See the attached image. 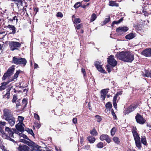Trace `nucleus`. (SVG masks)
Instances as JSON below:
<instances>
[{
  "label": "nucleus",
  "instance_id": "obj_11",
  "mask_svg": "<svg viewBox=\"0 0 151 151\" xmlns=\"http://www.w3.org/2000/svg\"><path fill=\"white\" fill-rule=\"evenodd\" d=\"M24 124L22 122H19L16 125V128L17 130L20 132H22L24 131Z\"/></svg>",
  "mask_w": 151,
  "mask_h": 151
},
{
  "label": "nucleus",
  "instance_id": "obj_46",
  "mask_svg": "<svg viewBox=\"0 0 151 151\" xmlns=\"http://www.w3.org/2000/svg\"><path fill=\"white\" fill-rule=\"evenodd\" d=\"M15 20L16 21V22L17 23L18 21V19L17 18V17L16 16L14 17L13 19H9V21L12 22Z\"/></svg>",
  "mask_w": 151,
  "mask_h": 151
},
{
  "label": "nucleus",
  "instance_id": "obj_49",
  "mask_svg": "<svg viewBox=\"0 0 151 151\" xmlns=\"http://www.w3.org/2000/svg\"><path fill=\"white\" fill-rule=\"evenodd\" d=\"M10 76H8L7 73H4V75L2 79L3 80H5L6 79H7L8 78H9Z\"/></svg>",
  "mask_w": 151,
  "mask_h": 151
},
{
  "label": "nucleus",
  "instance_id": "obj_34",
  "mask_svg": "<svg viewBox=\"0 0 151 151\" xmlns=\"http://www.w3.org/2000/svg\"><path fill=\"white\" fill-rule=\"evenodd\" d=\"M141 142L145 145H146L147 142L145 136L142 137L141 138Z\"/></svg>",
  "mask_w": 151,
  "mask_h": 151
},
{
  "label": "nucleus",
  "instance_id": "obj_24",
  "mask_svg": "<svg viewBox=\"0 0 151 151\" xmlns=\"http://www.w3.org/2000/svg\"><path fill=\"white\" fill-rule=\"evenodd\" d=\"M117 95H115L113 98V106L116 109L117 108V104L116 103V101L117 99Z\"/></svg>",
  "mask_w": 151,
  "mask_h": 151
},
{
  "label": "nucleus",
  "instance_id": "obj_40",
  "mask_svg": "<svg viewBox=\"0 0 151 151\" xmlns=\"http://www.w3.org/2000/svg\"><path fill=\"white\" fill-rule=\"evenodd\" d=\"M9 91H8L5 95H3V98H6L7 99H8L9 98Z\"/></svg>",
  "mask_w": 151,
  "mask_h": 151
},
{
  "label": "nucleus",
  "instance_id": "obj_36",
  "mask_svg": "<svg viewBox=\"0 0 151 151\" xmlns=\"http://www.w3.org/2000/svg\"><path fill=\"white\" fill-rule=\"evenodd\" d=\"M109 90V88H106L105 89H103L101 90L100 92L101 93H102L106 95L107 94V93L108 92V91Z\"/></svg>",
  "mask_w": 151,
  "mask_h": 151
},
{
  "label": "nucleus",
  "instance_id": "obj_39",
  "mask_svg": "<svg viewBox=\"0 0 151 151\" xmlns=\"http://www.w3.org/2000/svg\"><path fill=\"white\" fill-rule=\"evenodd\" d=\"M34 145H33V149L36 151H38L40 149V147L37 145L35 144L34 142H33Z\"/></svg>",
  "mask_w": 151,
  "mask_h": 151
},
{
  "label": "nucleus",
  "instance_id": "obj_3",
  "mask_svg": "<svg viewBox=\"0 0 151 151\" xmlns=\"http://www.w3.org/2000/svg\"><path fill=\"white\" fill-rule=\"evenodd\" d=\"M21 43L17 42H11L9 43L10 48L12 51L18 50L21 46Z\"/></svg>",
  "mask_w": 151,
  "mask_h": 151
},
{
  "label": "nucleus",
  "instance_id": "obj_23",
  "mask_svg": "<svg viewBox=\"0 0 151 151\" xmlns=\"http://www.w3.org/2000/svg\"><path fill=\"white\" fill-rule=\"evenodd\" d=\"M8 82H4L1 83V86H0V91L4 90L6 88V85L8 83Z\"/></svg>",
  "mask_w": 151,
  "mask_h": 151
},
{
  "label": "nucleus",
  "instance_id": "obj_44",
  "mask_svg": "<svg viewBox=\"0 0 151 151\" xmlns=\"http://www.w3.org/2000/svg\"><path fill=\"white\" fill-rule=\"evenodd\" d=\"M95 117L97 119V121L98 122H100L102 120L101 117L99 115H96L95 116Z\"/></svg>",
  "mask_w": 151,
  "mask_h": 151
},
{
  "label": "nucleus",
  "instance_id": "obj_47",
  "mask_svg": "<svg viewBox=\"0 0 151 151\" xmlns=\"http://www.w3.org/2000/svg\"><path fill=\"white\" fill-rule=\"evenodd\" d=\"M17 99V95L15 94L14 95L13 98L12 99V102L15 103L16 101V100Z\"/></svg>",
  "mask_w": 151,
  "mask_h": 151
},
{
  "label": "nucleus",
  "instance_id": "obj_17",
  "mask_svg": "<svg viewBox=\"0 0 151 151\" xmlns=\"http://www.w3.org/2000/svg\"><path fill=\"white\" fill-rule=\"evenodd\" d=\"M29 149L28 147L25 145H19L18 148L19 151H30L29 150Z\"/></svg>",
  "mask_w": 151,
  "mask_h": 151
},
{
  "label": "nucleus",
  "instance_id": "obj_58",
  "mask_svg": "<svg viewBox=\"0 0 151 151\" xmlns=\"http://www.w3.org/2000/svg\"><path fill=\"white\" fill-rule=\"evenodd\" d=\"M19 136H20L24 138H25L26 139H28V138L27 137L26 135H24V134H22V133L21 134H19Z\"/></svg>",
  "mask_w": 151,
  "mask_h": 151
},
{
  "label": "nucleus",
  "instance_id": "obj_31",
  "mask_svg": "<svg viewBox=\"0 0 151 151\" xmlns=\"http://www.w3.org/2000/svg\"><path fill=\"white\" fill-rule=\"evenodd\" d=\"M110 132L111 135L113 136L114 135L115 133L116 132V129L115 127H114L112 128Z\"/></svg>",
  "mask_w": 151,
  "mask_h": 151
},
{
  "label": "nucleus",
  "instance_id": "obj_29",
  "mask_svg": "<svg viewBox=\"0 0 151 151\" xmlns=\"http://www.w3.org/2000/svg\"><path fill=\"white\" fill-rule=\"evenodd\" d=\"M112 139L115 143L119 144L120 143L119 139L117 137H113Z\"/></svg>",
  "mask_w": 151,
  "mask_h": 151
},
{
  "label": "nucleus",
  "instance_id": "obj_53",
  "mask_svg": "<svg viewBox=\"0 0 151 151\" xmlns=\"http://www.w3.org/2000/svg\"><path fill=\"white\" fill-rule=\"evenodd\" d=\"M83 148L86 150H89L90 149V145H86L83 147Z\"/></svg>",
  "mask_w": 151,
  "mask_h": 151
},
{
  "label": "nucleus",
  "instance_id": "obj_55",
  "mask_svg": "<svg viewBox=\"0 0 151 151\" xmlns=\"http://www.w3.org/2000/svg\"><path fill=\"white\" fill-rule=\"evenodd\" d=\"M105 140L106 142L108 143H110L111 141V139L109 137V136L108 135L107 138Z\"/></svg>",
  "mask_w": 151,
  "mask_h": 151
},
{
  "label": "nucleus",
  "instance_id": "obj_25",
  "mask_svg": "<svg viewBox=\"0 0 151 151\" xmlns=\"http://www.w3.org/2000/svg\"><path fill=\"white\" fill-rule=\"evenodd\" d=\"M87 139L91 143H93L96 140L95 137L90 136H89L87 137Z\"/></svg>",
  "mask_w": 151,
  "mask_h": 151
},
{
  "label": "nucleus",
  "instance_id": "obj_56",
  "mask_svg": "<svg viewBox=\"0 0 151 151\" xmlns=\"http://www.w3.org/2000/svg\"><path fill=\"white\" fill-rule=\"evenodd\" d=\"M110 20V18L109 17L107 18H106L104 20V23L105 24H106Z\"/></svg>",
  "mask_w": 151,
  "mask_h": 151
},
{
  "label": "nucleus",
  "instance_id": "obj_1",
  "mask_svg": "<svg viewBox=\"0 0 151 151\" xmlns=\"http://www.w3.org/2000/svg\"><path fill=\"white\" fill-rule=\"evenodd\" d=\"M5 131L7 132L9 134V137H8V138L12 141H14V140L10 138V137L13 138V134L14 133L18 134L19 132V131L18 130H17L15 129H11L9 128L6 127H5Z\"/></svg>",
  "mask_w": 151,
  "mask_h": 151
},
{
  "label": "nucleus",
  "instance_id": "obj_52",
  "mask_svg": "<svg viewBox=\"0 0 151 151\" xmlns=\"http://www.w3.org/2000/svg\"><path fill=\"white\" fill-rule=\"evenodd\" d=\"M112 106V104L110 102H108L106 104V107L107 108H110Z\"/></svg>",
  "mask_w": 151,
  "mask_h": 151
},
{
  "label": "nucleus",
  "instance_id": "obj_18",
  "mask_svg": "<svg viewBox=\"0 0 151 151\" xmlns=\"http://www.w3.org/2000/svg\"><path fill=\"white\" fill-rule=\"evenodd\" d=\"M14 69V66L12 65L8 69L6 73L10 76L13 74Z\"/></svg>",
  "mask_w": 151,
  "mask_h": 151
},
{
  "label": "nucleus",
  "instance_id": "obj_19",
  "mask_svg": "<svg viewBox=\"0 0 151 151\" xmlns=\"http://www.w3.org/2000/svg\"><path fill=\"white\" fill-rule=\"evenodd\" d=\"M142 75L143 76L151 78V72L148 70H145L144 72H142Z\"/></svg>",
  "mask_w": 151,
  "mask_h": 151
},
{
  "label": "nucleus",
  "instance_id": "obj_61",
  "mask_svg": "<svg viewBox=\"0 0 151 151\" xmlns=\"http://www.w3.org/2000/svg\"><path fill=\"white\" fill-rule=\"evenodd\" d=\"M82 73H83V76H86V74L85 71V70L84 69L82 68Z\"/></svg>",
  "mask_w": 151,
  "mask_h": 151
},
{
  "label": "nucleus",
  "instance_id": "obj_48",
  "mask_svg": "<svg viewBox=\"0 0 151 151\" xmlns=\"http://www.w3.org/2000/svg\"><path fill=\"white\" fill-rule=\"evenodd\" d=\"M18 119L19 122H22L24 119V118L22 116H19Z\"/></svg>",
  "mask_w": 151,
  "mask_h": 151
},
{
  "label": "nucleus",
  "instance_id": "obj_45",
  "mask_svg": "<svg viewBox=\"0 0 151 151\" xmlns=\"http://www.w3.org/2000/svg\"><path fill=\"white\" fill-rule=\"evenodd\" d=\"M100 93L101 94L100 97L101 99V100L103 101L105 100L106 95L100 92Z\"/></svg>",
  "mask_w": 151,
  "mask_h": 151
},
{
  "label": "nucleus",
  "instance_id": "obj_21",
  "mask_svg": "<svg viewBox=\"0 0 151 151\" xmlns=\"http://www.w3.org/2000/svg\"><path fill=\"white\" fill-rule=\"evenodd\" d=\"M21 71L18 70L17 71L16 73L14 74L13 78L9 80V82H10L14 81V80L16 79L18 77L19 74L20 73Z\"/></svg>",
  "mask_w": 151,
  "mask_h": 151
},
{
  "label": "nucleus",
  "instance_id": "obj_41",
  "mask_svg": "<svg viewBox=\"0 0 151 151\" xmlns=\"http://www.w3.org/2000/svg\"><path fill=\"white\" fill-rule=\"evenodd\" d=\"M122 20H123V19L121 18L118 21H114L112 23V25H111V26H113V25L114 24H118L120 23L121 22H122Z\"/></svg>",
  "mask_w": 151,
  "mask_h": 151
},
{
  "label": "nucleus",
  "instance_id": "obj_12",
  "mask_svg": "<svg viewBox=\"0 0 151 151\" xmlns=\"http://www.w3.org/2000/svg\"><path fill=\"white\" fill-rule=\"evenodd\" d=\"M5 120L8 121L9 123L11 126L14 125L15 122V119L12 116L8 118H6Z\"/></svg>",
  "mask_w": 151,
  "mask_h": 151
},
{
  "label": "nucleus",
  "instance_id": "obj_26",
  "mask_svg": "<svg viewBox=\"0 0 151 151\" xmlns=\"http://www.w3.org/2000/svg\"><path fill=\"white\" fill-rule=\"evenodd\" d=\"M12 1H15L17 4V6L19 7L20 6H22V0H11Z\"/></svg>",
  "mask_w": 151,
  "mask_h": 151
},
{
  "label": "nucleus",
  "instance_id": "obj_4",
  "mask_svg": "<svg viewBox=\"0 0 151 151\" xmlns=\"http://www.w3.org/2000/svg\"><path fill=\"white\" fill-rule=\"evenodd\" d=\"M135 118L137 122L140 124H143L146 122V120L143 118L142 116L140 115L138 113L137 114Z\"/></svg>",
  "mask_w": 151,
  "mask_h": 151
},
{
  "label": "nucleus",
  "instance_id": "obj_35",
  "mask_svg": "<svg viewBox=\"0 0 151 151\" xmlns=\"http://www.w3.org/2000/svg\"><path fill=\"white\" fill-rule=\"evenodd\" d=\"M106 67L108 72L109 73H110L112 69V67H113V66L110 65L109 64L107 65Z\"/></svg>",
  "mask_w": 151,
  "mask_h": 151
},
{
  "label": "nucleus",
  "instance_id": "obj_32",
  "mask_svg": "<svg viewBox=\"0 0 151 151\" xmlns=\"http://www.w3.org/2000/svg\"><path fill=\"white\" fill-rule=\"evenodd\" d=\"M108 136L107 134H102L100 137V139L102 141L105 140Z\"/></svg>",
  "mask_w": 151,
  "mask_h": 151
},
{
  "label": "nucleus",
  "instance_id": "obj_20",
  "mask_svg": "<svg viewBox=\"0 0 151 151\" xmlns=\"http://www.w3.org/2000/svg\"><path fill=\"white\" fill-rule=\"evenodd\" d=\"M135 36V34L133 33H131L129 34L126 35L125 38L126 39L128 40H131L134 38Z\"/></svg>",
  "mask_w": 151,
  "mask_h": 151
},
{
  "label": "nucleus",
  "instance_id": "obj_10",
  "mask_svg": "<svg viewBox=\"0 0 151 151\" xmlns=\"http://www.w3.org/2000/svg\"><path fill=\"white\" fill-rule=\"evenodd\" d=\"M95 65L99 71L101 73H106V71L104 70L102 65L100 64L99 62H96L95 63Z\"/></svg>",
  "mask_w": 151,
  "mask_h": 151
},
{
  "label": "nucleus",
  "instance_id": "obj_16",
  "mask_svg": "<svg viewBox=\"0 0 151 151\" xmlns=\"http://www.w3.org/2000/svg\"><path fill=\"white\" fill-rule=\"evenodd\" d=\"M6 123L4 122H0V132L3 135L5 134V133L3 130V129L5 126L6 125Z\"/></svg>",
  "mask_w": 151,
  "mask_h": 151
},
{
  "label": "nucleus",
  "instance_id": "obj_33",
  "mask_svg": "<svg viewBox=\"0 0 151 151\" xmlns=\"http://www.w3.org/2000/svg\"><path fill=\"white\" fill-rule=\"evenodd\" d=\"M90 133L93 136H96L97 134V133L95 129H93L91 130Z\"/></svg>",
  "mask_w": 151,
  "mask_h": 151
},
{
  "label": "nucleus",
  "instance_id": "obj_63",
  "mask_svg": "<svg viewBox=\"0 0 151 151\" xmlns=\"http://www.w3.org/2000/svg\"><path fill=\"white\" fill-rule=\"evenodd\" d=\"M111 114H112V115L114 116V119H116V114H115V113H114V112L113 110H112V111Z\"/></svg>",
  "mask_w": 151,
  "mask_h": 151
},
{
  "label": "nucleus",
  "instance_id": "obj_28",
  "mask_svg": "<svg viewBox=\"0 0 151 151\" xmlns=\"http://www.w3.org/2000/svg\"><path fill=\"white\" fill-rule=\"evenodd\" d=\"M136 147L139 149L141 147V144L140 142V140L135 141Z\"/></svg>",
  "mask_w": 151,
  "mask_h": 151
},
{
  "label": "nucleus",
  "instance_id": "obj_9",
  "mask_svg": "<svg viewBox=\"0 0 151 151\" xmlns=\"http://www.w3.org/2000/svg\"><path fill=\"white\" fill-rule=\"evenodd\" d=\"M132 132L135 141L140 140V138L137 132V129L135 127L133 128Z\"/></svg>",
  "mask_w": 151,
  "mask_h": 151
},
{
  "label": "nucleus",
  "instance_id": "obj_54",
  "mask_svg": "<svg viewBox=\"0 0 151 151\" xmlns=\"http://www.w3.org/2000/svg\"><path fill=\"white\" fill-rule=\"evenodd\" d=\"M56 16L58 17H62L63 14L61 12H59L56 14Z\"/></svg>",
  "mask_w": 151,
  "mask_h": 151
},
{
  "label": "nucleus",
  "instance_id": "obj_50",
  "mask_svg": "<svg viewBox=\"0 0 151 151\" xmlns=\"http://www.w3.org/2000/svg\"><path fill=\"white\" fill-rule=\"evenodd\" d=\"M10 76H8L7 73H4V75L2 79L3 80H5L6 79H7L8 78H9Z\"/></svg>",
  "mask_w": 151,
  "mask_h": 151
},
{
  "label": "nucleus",
  "instance_id": "obj_27",
  "mask_svg": "<svg viewBox=\"0 0 151 151\" xmlns=\"http://www.w3.org/2000/svg\"><path fill=\"white\" fill-rule=\"evenodd\" d=\"M109 5L112 6H115L117 7L119 6V4L116 3L115 1H109Z\"/></svg>",
  "mask_w": 151,
  "mask_h": 151
},
{
  "label": "nucleus",
  "instance_id": "obj_62",
  "mask_svg": "<svg viewBox=\"0 0 151 151\" xmlns=\"http://www.w3.org/2000/svg\"><path fill=\"white\" fill-rule=\"evenodd\" d=\"M80 138V143L81 144H82L84 141V138L83 137H81Z\"/></svg>",
  "mask_w": 151,
  "mask_h": 151
},
{
  "label": "nucleus",
  "instance_id": "obj_64",
  "mask_svg": "<svg viewBox=\"0 0 151 151\" xmlns=\"http://www.w3.org/2000/svg\"><path fill=\"white\" fill-rule=\"evenodd\" d=\"M73 122L74 124H76L77 122V119L76 118H73Z\"/></svg>",
  "mask_w": 151,
  "mask_h": 151
},
{
  "label": "nucleus",
  "instance_id": "obj_60",
  "mask_svg": "<svg viewBox=\"0 0 151 151\" xmlns=\"http://www.w3.org/2000/svg\"><path fill=\"white\" fill-rule=\"evenodd\" d=\"M20 100L19 99L18 100L17 102H16V107L17 108L18 106H20L19 103L20 102Z\"/></svg>",
  "mask_w": 151,
  "mask_h": 151
},
{
  "label": "nucleus",
  "instance_id": "obj_59",
  "mask_svg": "<svg viewBox=\"0 0 151 151\" xmlns=\"http://www.w3.org/2000/svg\"><path fill=\"white\" fill-rule=\"evenodd\" d=\"M20 142L26 144H27L28 142L27 141L25 140L24 139H20Z\"/></svg>",
  "mask_w": 151,
  "mask_h": 151
},
{
  "label": "nucleus",
  "instance_id": "obj_38",
  "mask_svg": "<svg viewBox=\"0 0 151 151\" xmlns=\"http://www.w3.org/2000/svg\"><path fill=\"white\" fill-rule=\"evenodd\" d=\"M81 22V19L79 18H76L73 21L74 24H75L80 23Z\"/></svg>",
  "mask_w": 151,
  "mask_h": 151
},
{
  "label": "nucleus",
  "instance_id": "obj_51",
  "mask_svg": "<svg viewBox=\"0 0 151 151\" xmlns=\"http://www.w3.org/2000/svg\"><path fill=\"white\" fill-rule=\"evenodd\" d=\"M27 131L29 133L31 134L32 136L34 135V134L32 130V129H28Z\"/></svg>",
  "mask_w": 151,
  "mask_h": 151
},
{
  "label": "nucleus",
  "instance_id": "obj_8",
  "mask_svg": "<svg viewBox=\"0 0 151 151\" xmlns=\"http://www.w3.org/2000/svg\"><path fill=\"white\" fill-rule=\"evenodd\" d=\"M107 59L108 63L110 65L114 67L117 65V62L113 57H108Z\"/></svg>",
  "mask_w": 151,
  "mask_h": 151
},
{
  "label": "nucleus",
  "instance_id": "obj_14",
  "mask_svg": "<svg viewBox=\"0 0 151 151\" xmlns=\"http://www.w3.org/2000/svg\"><path fill=\"white\" fill-rule=\"evenodd\" d=\"M142 55L146 57L151 56V49H147L143 50L142 52Z\"/></svg>",
  "mask_w": 151,
  "mask_h": 151
},
{
  "label": "nucleus",
  "instance_id": "obj_30",
  "mask_svg": "<svg viewBox=\"0 0 151 151\" xmlns=\"http://www.w3.org/2000/svg\"><path fill=\"white\" fill-rule=\"evenodd\" d=\"M97 17L95 14L93 13L91 16V19L90 20V22H92L94 21L96 18Z\"/></svg>",
  "mask_w": 151,
  "mask_h": 151
},
{
  "label": "nucleus",
  "instance_id": "obj_22",
  "mask_svg": "<svg viewBox=\"0 0 151 151\" xmlns=\"http://www.w3.org/2000/svg\"><path fill=\"white\" fill-rule=\"evenodd\" d=\"M7 27L10 30L12 31L11 32L12 34H14L16 32V28L14 26L9 24L7 26Z\"/></svg>",
  "mask_w": 151,
  "mask_h": 151
},
{
  "label": "nucleus",
  "instance_id": "obj_13",
  "mask_svg": "<svg viewBox=\"0 0 151 151\" xmlns=\"http://www.w3.org/2000/svg\"><path fill=\"white\" fill-rule=\"evenodd\" d=\"M11 116H12V115L11 114L10 111L6 109L4 110V116L3 117V119H4L5 120L6 119V118H8Z\"/></svg>",
  "mask_w": 151,
  "mask_h": 151
},
{
  "label": "nucleus",
  "instance_id": "obj_5",
  "mask_svg": "<svg viewBox=\"0 0 151 151\" xmlns=\"http://www.w3.org/2000/svg\"><path fill=\"white\" fill-rule=\"evenodd\" d=\"M128 29V27H120L118 28L116 31L118 35H121L126 32Z\"/></svg>",
  "mask_w": 151,
  "mask_h": 151
},
{
  "label": "nucleus",
  "instance_id": "obj_2",
  "mask_svg": "<svg viewBox=\"0 0 151 151\" xmlns=\"http://www.w3.org/2000/svg\"><path fill=\"white\" fill-rule=\"evenodd\" d=\"M13 61L14 63L15 64H21L24 66L27 63V61L24 58H18L16 57H13Z\"/></svg>",
  "mask_w": 151,
  "mask_h": 151
},
{
  "label": "nucleus",
  "instance_id": "obj_7",
  "mask_svg": "<svg viewBox=\"0 0 151 151\" xmlns=\"http://www.w3.org/2000/svg\"><path fill=\"white\" fill-rule=\"evenodd\" d=\"M137 106L138 105L137 104L132 105L130 106L126 110H125L124 111V113L125 114H128L134 110Z\"/></svg>",
  "mask_w": 151,
  "mask_h": 151
},
{
  "label": "nucleus",
  "instance_id": "obj_37",
  "mask_svg": "<svg viewBox=\"0 0 151 151\" xmlns=\"http://www.w3.org/2000/svg\"><path fill=\"white\" fill-rule=\"evenodd\" d=\"M81 2H78L76 3L74 6V7L76 9H77L81 6Z\"/></svg>",
  "mask_w": 151,
  "mask_h": 151
},
{
  "label": "nucleus",
  "instance_id": "obj_57",
  "mask_svg": "<svg viewBox=\"0 0 151 151\" xmlns=\"http://www.w3.org/2000/svg\"><path fill=\"white\" fill-rule=\"evenodd\" d=\"M34 117L35 119L38 120H40V117H39V115L37 114H35V113H34Z\"/></svg>",
  "mask_w": 151,
  "mask_h": 151
},
{
  "label": "nucleus",
  "instance_id": "obj_6",
  "mask_svg": "<svg viewBox=\"0 0 151 151\" xmlns=\"http://www.w3.org/2000/svg\"><path fill=\"white\" fill-rule=\"evenodd\" d=\"M133 55L130 52L128 51H122L117 54L116 57H133Z\"/></svg>",
  "mask_w": 151,
  "mask_h": 151
},
{
  "label": "nucleus",
  "instance_id": "obj_15",
  "mask_svg": "<svg viewBox=\"0 0 151 151\" xmlns=\"http://www.w3.org/2000/svg\"><path fill=\"white\" fill-rule=\"evenodd\" d=\"M119 60L124 62H131L134 59V57H118Z\"/></svg>",
  "mask_w": 151,
  "mask_h": 151
},
{
  "label": "nucleus",
  "instance_id": "obj_42",
  "mask_svg": "<svg viewBox=\"0 0 151 151\" xmlns=\"http://www.w3.org/2000/svg\"><path fill=\"white\" fill-rule=\"evenodd\" d=\"M96 146L98 148H101L103 147L104 144L103 142H100Z\"/></svg>",
  "mask_w": 151,
  "mask_h": 151
},
{
  "label": "nucleus",
  "instance_id": "obj_43",
  "mask_svg": "<svg viewBox=\"0 0 151 151\" xmlns=\"http://www.w3.org/2000/svg\"><path fill=\"white\" fill-rule=\"evenodd\" d=\"M22 106L23 107H25L27 104V99H24L22 101Z\"/></svg>",
  "mask_w": 151,
  "mask_h": 151
}]
</instances>
